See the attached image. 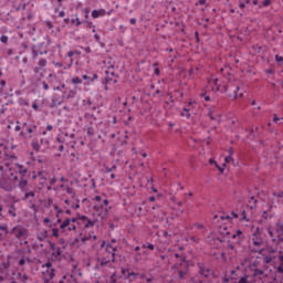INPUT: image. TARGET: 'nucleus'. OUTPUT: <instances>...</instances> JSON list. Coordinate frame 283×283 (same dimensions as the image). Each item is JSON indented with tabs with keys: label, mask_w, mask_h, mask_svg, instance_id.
I'll list each match as a JSON object with an SVG mask.
<instances>
[{
	"label": "nucleus",
	"mask_w": 283,
	"mask_h": 283,
	"mask_svg": "<svg viewBox=\"0 0 283 283\" xmlns=\"http://www.w3.org/2000/svg\"><path fill=\"white\" fill-rule=\"evenodd\" d=\"M240 92V86H235V90H234V98H242L243 94L242 93H239Z\"/></svg>",
	"instance_id": "33"
},
{
	"label": "nucleus",
	"mask_w": 283,
	"mask_h": 283,
	"mask_svg": "<svg viewBox=\"0 0 283 283\" xmlns=\"http://www.w3.org/2000/svg\"><path fill=\"white\" fill-rule=\"evenodd\" d=\"M64 209H65V213H66V216H72V210H70V208H67V207H64Z\"/></svg>",
	"instance_id": "53"
},
{
	"label": "nucleus",
	"mask_w": 283,
	"mask_h": 283,
	"mask_svg": "<svg viewBox=\"0 0 283 283\" xmlns=\"http://www.w3.org/2000/svg\"><path fill=\"white\" fill-rule=\"evenodd\" d=\"M190 231H192V233H196L197 235H188L187 237V242H195L198 243L200 242V240H202V235H205V226L200 224V223H195L191 228Z\"/></svg>",
	"instance_id": "9"
},
{
	"label": "nucleus",
	"mask_w": 283,
	"mask_h": 283,
	"mask_svg": "<svg viewBox=\"0 0 283 283\" xmlns=\"http://www.w3.org/2000/svg\"><path fill=\"white\" fill-rule=\"evenodd\" d=\"M142 249H149V251H154V249H156V248H155L154 244L149 243L148 245L147 244H143Z\"/></svg>",
	"instance_id": "39"
},
{
	"label": "nucleus",
	"mask_w": 283,
	"mask_h": 283,
	"mask_svg": "<svg viewBox=\"0 0 283 283\" xmlns=\"http://www.w3.org/2000/svg\"><path fill=\"white\" fill-rule=\"evenodd\" d=\"M209 163H210V165H216V167H217V169L220 171V174H224V168H223V167H220V166L218 165V163L214 161V159H210Z\"/></svg>",
	"instance_id": "26"
},
{
	"label": "nucleus",
	"mask_w": 283,
	"mask_h": 283,
	"mask_svg": "<svg viewBox=\"0 0 283 283\" xmlns=\"http://www.w3.org/2000/svg\"><path fill=\"white\" fill-rule=\"evenodd\" d=\"M231 216H232V218H235V219H238V212H235V211H232V212H231Z\"/></svg>",
	"instance_id": "64"
},
{
	"label": "nucleus",
	"mask_w": 283,
	"mask_h": 283,
	"mask_svg": "<svg viewBox=\"0 0 283 283\" xmlns=\"http://www.w3.org/2000/svg\"><path fill=\"white\" fill-rule=\"evenodd\" d=\"M42 280L48 283L50 280L54 277V266H52V262H46L42 265Z\"/></svg>",
	"instance_id": "12"
},
{
	"label": "nucleus",
	"mask_w": 283,
	"mask_h": 283,
	"mask_svg": "<svg viewBox=\"0 0 283 283\" xmlns=\"http://www.w3.org/2000/svg\"><path fill=\"white\" fill-rule=\"evenodd\" d=\"M42 87L45 91L50 90V85H48V83H45V82L42 83Z\"/></svg>",
	"instance_id": "54"
},
{
	"label": "nucleus",
	"mask_w": 283,
	"mask_h": 283,
	"mask_svg": "<svg viewBox=\"0 0 283 283\" xmlns=\"http://www.w3.org/2000/svg\"><path fill=\"white\" fill-rule=\"evenodd\" d=\"M38 178H40V184H41V185H45V180H48V172L41 171V172L38 175Z\"/></svg>",
	"instance_id": "22"
},
{
	"label": "nucleus",
	"mask_w": 283,
	"mask_h": 283,
	"mask_svg": "<svg viewBox=\"0 0 283 283\" xmlns=\"http://www.w3.org/2000/svg\"><path fill=\"white\" fill-rule=\"evenodd\" d=\"M263 262L265 264H271L273 262V256L272 255L264 256Z\"/></svg>",
	"instance_id": "34"
},
{
	"label": "nucleus",
	"mask_w": 283,
	"mask_h": 283,
	"mask_svg": "<svg viewBox=\"0 0 283 283\" xmlns=\"http://www.w3.org/2000/svg\"><path fill=\"white\" fill-rule=\"evenodd\" d=\"M158 65H159L158 62L153 63L154 74H155L156 76H160V69H158Z\"/></svg>",
	"instance_id": "27"
},
{
	"label": "nucleus",
	"mask_w": 283,
	"mask_h": 283,
	"mask_svg": "<svg viewBox=\"0 0 283 283\" xmlns=\"http://www.w3.org/2000/svg\"><path fill=\"white\" fill-rule=\"evenodd\" d=\"M129 23H130L132 25H136V18H132V19L129 20Z\"/></svg>",
	"instance_id": "61"
},
{
	"label": "nucleus",
	"mask_w": 283,
	"mask_h": 283,
	"mask_svg": "<svg viewBox=\"0 0 283 283\" xmlns=\"http://www.w3.org/2000/svg\"><path fill=\"white\" fill-rule=\"evenodd\" d=\"M107 14V11L105 9H98L92 11V18L93 19H99V17H105Z\"/></svg>",
	"instance_id": "18"
},
{
	"label": "nucleus",
	"mask_w": 283,
	"mask_h": 283,
	"mask_svg": "<svg viewBox=\"0 0 283 283\" xmlns=\"http://www.w3.org/2000/svg\"><path fill=\"white\" fill-rule=\"evenodd\" d=\"M24 132H21V136L24 138H32V134L36 132V125H28V123L23 124Z\"/></svg>",
	"instance_id": "16"
},
{
	"label": "nucleus",
	"mask_w": 283,
	"mask_h": 283,
	"mask_svg": "<svg viewBox=\"0 0 283 283\" xmlns=\"http://www.w3.org/2000/svg\"><path fill=\"white\" fill-rule=\"evenodd\" d=\"M60 283H74V279L72 275L67 274L60 280Z\"/></svg>",
	"instance_id": "23"
},
{
	"label": "nucleus",
	"mask_w": 283,
	"mask_h": 283,
	"mask_svg": "<svg viewBox=\"0 0 283 283\" xmlns=\"http://www.w3.org/2000/svg\"><path fill=\"white\" fill-rule=\"evenodd\" d=\"M134 260L135 262H140V260H143V254L140 252L135 253Z\"/></svg>",
	"instance_id": "36"
},
{
	"label": "nucleus",
	"mask_w": 283,
	"mask_h": 283,
	"mask_svg": "<svg viewBox=\"0 0 283 283\" xmlns=\"http://www.w3.org/2000/svg\"><path fill=\"white\" fill-rule=\"evenodd\" d=\"M237 283H251V282H249V276L244 275Z\"/></svg>",
	"instance_id": "37"
},
{
	"label": "nucleus",
	"mask_w": 283,
	"mask_h": 283,
	"mask_svg": "<svg viewBox=\"0 0 283 283\" xmlns=\"http://www.w3.org/2000/svg\"><path fill=\"white\" fill-rule=\"evenodd\" d=\"M112 171H116V166L105 168V174H112Z\"/></svg>",
	"instance_id": "45"
},
{
	"label": "nucleus",
	"mask_w": 283,
	"mask_h": 283,
	"mask_svg": "<svg viewBox=\"0 0 283 283\" xmlns=\"http://www.w3.org/2000/svg\"><path fill=\"white\" fill-rule=\"evenodd\" d=\"M228 154H229L228 156H232V157H233V154H234L233 147H230V148H229Z\"/></svg>",
	"instance_id": "57"
},
{
	"label": "nucleus",
	"mask_w": 283,
	"mask_h": 283,
	"mask_svg": "<svg viewBox=\"0 0 283 283\" xmlns=\"http://www.w3.org/2000/svg\"><path fill=\"white\" fill-rule=\"evenodd\" d=\"M129 274V270L127 269H122V275H128Z\"/></svg>",
	"instance_id": "56"
},
{
	"label": "nucleus",
	"mask_w": 283,
	"mask_h": 283,
	"mask_svg": "<svg viewBox=\"0 0 283 283\" xmlns=\"http://www.w3.org/2000/svg\"><path fill=\"white\" fill-rule=\"evenodd\" d=\"M8 35H2L1 38H0V41H1V43H8Z\"/></svg>",
	"instance_id": "47"
},
{
	"label": "nucleus",
	"mask_w": 283,
	"mask_h": 283,
	"mask_svg": "<svg viewBox=\"0 0 283 283\" xmlns=\"http://www.w3.org/2000/svg\"><path fill=\"white\" fill-rule=\"evenodd\" d=\"M24 264H25V259H20V260H19V265H20V266H23Z\"/></svg>",
	"instance_id": "59"
},
{
	"label": "nucleus",
	"mask_w": 283,
	"mask_h": 283,
	"mask_svg": "<svg viewBox=\"0 0 283 283\" xmlns=\"http://www.w3.org/2000/svg\"><path fill=\"white\" fill-rule=\"evenodd\" d=\"M51 250H52L51 260H53L54 262H59L63 260V251L65 250L63 245L52 243Z\"/></svg>",
	"instance_id": "13"
},
{
	"label": "nucleus",
	"mask_w": 283,
	"mask_h": 283,
	"mask_svg": "<svg viewBox=\"0 0 283 283\" xmlns=\"http://www.w3.org/2000/svg\"><path fill=\"white\" fill-rule=\"evenodd\" d=\"M201 98H203L207 103H209V101H211V97L209 95H207L206 93H201Z\"/></svg>",
	"instance_id": "43"
},
{
	"label": "nucleus",
	"mask_w": 283,
	"mask_h": 283,
	"mask_svg": "<svg viewBox=\"0 0 283 283\" xmlns=\"http://www.w3.org/2000/svg\"><path fill=\"white\" fill-rule=\"evenodd\" d=\"M38 65L41 67V70H43V67H45V65H48V60L41 59V60L38 62Z\"/></svg>",
	"instance_id": "32"
},
{
	"label": "nucleus",
	"mask_w": 283,
	"mask_h": 283,
	"mask_svg": "<svg viewBox=\"0 0 283 283\" xmlns=\"http://www.w3.org/2000/svg\"><path fill=\"white\" fill-rule=\"evenodd\" d=\"M1 178H0V189L4 191H13L14 184L20 178H24L28 174V168L23 165L17 164L15 159H11L0 165Z\"/></svg>",
	"instance_id": "1"
},
{
	"label": "nucleus",
	"mask_w": 283,
	"mask_h": 283,
	"mask_svg": "<svg viewBox=\"0 0 283 283\" xmlns=\"http://www.w3.org/2000/svg\"><path fill=\"white\" fill-rule=\"evenodd\" d=\"M30 198H34V191L24 192V200H30Z\"/></svg>",
	"instance_id": "31"
},
{
	"label": "nucleus",
	"mask_w": 283,
	"mask_h": 283,
	"mask_svg": "<svg viewBox=\"0 0 283 283\" xmlns=\"http://www.w3.org/2000/svg\"><path fill=\"white\" fill-rule=\"evenodd\" d=\"M175 258L179 261L172 266L175 271H177L179 280H182L187 274V261H185V256L175 253Z\"/></svg>",
	"instance_id": "7"
},
{
	"label": "nucleus",
	"mask_w": 283,
	"mask_h": 283,
	"mask_svg": "<svg viewBox=\"0 0 283 283\" xmlns=\"http://www.w3.org/2000/svg\"><path fill=\"white\" fill-rule=\"evenodd\" d=\"M208 118H210V120L220 123V119L222 118V112H220L216 106L210 107L208 112Z\"/></svg>",
	"instance_id": "15"
},
{
	"label": "nucleus",
	"mask_w": 283,
	"mask_h": 283,
	"mask_svg": "<svg viewBox=\"0 0 283 283\" xmlns=\"http://www.w3.org/2000/svg\"><path fill=\"white\" fill-rule=\"evenodd\" d=\"M18 276H19V281H20L21 283H28V282H30V276H28V274L18 273Z\"/></svg>",
	"instance_id": "25"
},
{
	"label": "nucleus",
	"mask_w": 283,
	"mask_h": 283,
	"mask_svg": "<svg viewBox=\"0 0 283 283\" xmlns=\"http://www.w3.org/2000/svg\"><path fill=\"white\" fill-rule=\"evenodd\" d=\"M106 253H108V255L106 259L101 261V266H107L111 262H114L116 258V247H113L112 243H108L106 245Z\"/></svg>",
	"instance_id": "11"
},
{
	"label": "nucleus",
	"mask_w": 283,
	"mask_h": 283,
	"mask_svg": "<svg viewBox=\"0 0 283 283\" xmlns=\"http://www.w3.org/2000/svg\"><path fill=\"white\" fill-rule=\"evenodd\" d=\"M208 87H211L212 92H228L227 86L223 88L218 84L217 77H210L208 80Z\"/></svg>",
	"instance_id": "14"
},
{
	"label": "nucleus",
	"mask_w": 283,
	"mask_h": 283,
	"mask_svg": "<svg viewBox=\"0 0 283 283\" xmlns=\"http://www.w3.org/2000/svg\"><path fill=\"white\" fill-rule=\"evenodd\" d=\"M84 52H86V54H91L92 53V49L90 46H86L84 49Z\"/></svg>",
	"instance_id": "58"
},
{
	"label": "nucleus",
	"mask_w": 283,
	"mask_h": 283,
	"mask_svg": "<svg viewBox=\"0 0 283 283\" xmlns=\"http://www.w3.org/2000/svg\"><path fill=\"white\" fill-rule=\"evenodd\" d=\"M224 163L226 165H229L230 163H233V157L231 155H228L226 158H224Z\"/></svg>",
	"instance_id": "41"
},
{
	"label": "nucleus",
	"mask_w": 283,
	"mask_h": 283,
	"mask_svg": "<svg viewBox=\"0 0 283 283\" xmlns=\"http://www.w3.org/2000/svg\"><path fill=\"white\" fill-rule=\"evenodd\" d=\"M32 147H33V149H35V151H39V144L33 142Z\"/></svg>",
	"instance_id": "55"
},
{
	"label": "nucleus",
	"mask_w": 283,
	"mask_h": 283,
	"mask_svg": "<svg viewBox=\"0 0 283 283\" xmlns=\"http://www.w3.org/2000/svg\"><path fill=\"white\" fill-rule=\"evenodd\" d=\"M242 238V230H237L235 233L232 234L233 240H240Z\"/></svg>",
	"instance_id": "29"
},
{
	"label": "nucleus",
	"mask_w": 283,
	"mask_h": 283,
	"mask_svg": "<svg viewBox=\"0 0 283 283\" xmlns=\"http://www.w3.org/2000/svg\"><path fill=\"white\" fill-rule=\"evenodd\" d=\"M105 72L107 75L111 74V76H114V65L108 66V69Z\"/></svg>",
	"instance_id": "38"
},
{
	"label": "nucleus",
	"mask_w": 283,
	"mask_h": 283,
	"mask_svg": "<svg viewBox=\"0 0 283 283\" xmlns=\"http://www.w3.org/2000/svg\"><path fill=\"white\" fill-rule=\"evenodd\" d=\"M280 120H283V117L280 118V117H277V114H274L273 115V123H280Z\"/></svg>",
	"instance_id": "46"
},
{
	"label": "nucleus",
	"mask_w": 283,
	"mask_h": 283,
	"mask_svg": "<svg viewBox=\"0 0 283 283\" xmlns=\"http://www.w3.org/2000/svg\"><path fill=\"white\" fill-rule=\"evenodd\" d=\"M71 23H74V25H76L78 28V25H81V23H83V22H81V19L75 18V19L71 20Z\"/></svg>",
	"instance_id": "40"
},
{
	"label": "nucleus",
	"mask_w": 283,
	"mask_h": 283,
	"mask_svg": "<svg viewBox=\"0 0 283 283\" xmlns=\"http://www.w3.org/2000/svg\"><path fill=\"white\" fill-rule=\"evenodd\" d=\"M250 251H252V253H262V251H264V240L260 234H252L250 239Z\"/></svg>",
	"instance_id": "6"
},
{
	"label": "nucleus",
	"mask_w": 283,
	"mask_h": 283,
	"mask_svg": "<svg viewBox=\"0 0 283 283\" xmlns=\"http://www.w3.org/2000/svg\"><path fill=\"white\" fill-rule=\"evenodd\" d=\"M279 260H280L281 264L275 268V271H276V273L282 275L283 274V255H280Z\"/></svg>",
	"instance_id": "24"
},
{
	"label": "nucleus",
	"mask_w": 283,
	"mask_h": 283,
	"mask_svg": "<svg viewBox=\"0 0 283 283\" xmlns=\"http://www.w3.org/2000/svg\"><path fill=\"white\" fill-rule=\"evenodd\" d=\"M275 61L276 63H282L283 62V57L280 55H275Z\"/></svg>",
	"instance_id": "51"
},
{
	"label": "nucleus",
	"mask_w": 283,
	"mask_h": 283,
	"mask_svg": "<svg viewBox=\"0 0 283 283\" xmlns=\"http://www.w3.org/2000/svg\"><path fill=\"white\" fill-rule=\"evenodd\" d=\"M0 266L1 269H4V271H8V269H10V262H3Z\"/></svg>",
	"instance_id": "42"
},
{
	"label": "nucleus",
	"mask_w": 283,
	"mask_h": 283,
	"mask_svg": "<svg viewBox=\"0 0 283 283\" xmlns=\"http://www.w3.org/2000/svg\"><path fill=\"white\" fill-rule=\"evenodd\" d=\"M18 187H19V189H21V191H24V192L30 191V185L28 184V180H25V179H21L19 181Z\"/></svg>",
	"instance_id": "19"
},
{
	"label": "nucleus",
	"mask_w": 283,
	"mask_h": 283,
	"mask_svg": "<svg viewBox=\"0 0 283 283\" xmlns=\"http://www.w3.org/2000/svg\"><path fill=\"white\" fill-rule=\"evenodd\" d=\"M128 277H134V280H136V277H138V273L128 272Z\"/></svg>",
	"instance_id": "49"
},
{
	"label": "nucleus",
	"mask_w": 283,
	"mask_h": 283,
	"mask_svg": "<svg viewBox=\"0 0 283 283\" xmlns=\"http://www.w3.org/2000/svg\"><path fill=\"white\" fill-rule=\"evenodd\" d=\"M198 107H199L198 102L190 101L180 112V116L182 118H187V120H189L190 118L196 116V114L198 112Z\"/></svg>",
	"instance_id": "8"
},
{
	"label": "nucleus",
	"mask_w": 283,
	"mask_h": 283,
	"mask_svg": "<svg viewBox=\"0 0 283 283\" xmlns=\"http://www.w3.org/2000/svg\"><path fill=\"white\" fill-rule=\"evenodd\" d=\"M276 235H277V238H280L282 240V235H283V221H279L276 223Z\"/></svg>",
	"instance_id": "20"
},
{
	"label": "nucleus",
	"mask_w": 283,
	"mask_h": 283,
	"mask_svg": "<svg viewBox=\"0 0 283 283\" xmlns=\"http://www.w3.org/2000/svg\"><path fill=\"white\" fill-rule=\"evenodd\" d=\"M67 56H69V59H72V56H74V51H69Z\"/></svg>",
	"instance_id": "63"
},
{
	"label": "nucleus",
	"mask_w": 283,
	"mask_h": 283,
	"mask_svg": "<svg viewBox=\"0 0 283 283\" xmlns=\"http://www.w3.org/2000/svg\"><path fill=\"white\" fill-rule=\"evenodd\" d=\"M72 85H81L83 83V80L81 77L75 76L71 80Z\"/></svg>",
	"instance_id": "28"
},
{
	"label": "nucleus",
	"mask_w": 283,
	"mask_h": 283,
	"mask_svg": "<svg viewBox=\"0 0 283 283\" xmlns=\"http://www.w3.org/2000/svg\"><path fill=\"white\" fill-rule=\"evenodd\" d=\"M0 231H4L6 233H8V226L0 224Z\"/></svg>",
	"instance_id": "48"
},
{
	"label": "nucleus",
	"mask_w": 283,
	"mask_h": 283,
	"mask_svg": "<svg viewBox=\"0 0 283 283\" xmlns=\"http://www.w3.org/2000/svg\"><path fill=\"white\" fill-rule=\"evenodd\" d=\"M200 273H201V275H203V277H209V275L211 273V270H203V269H201Z\"/></svg>",
	"instance_id": "35"
},
{
	"label": "nucleus",
	"mask_w": 283,
	"mask_h": 283,
	"mask_svg": "<svg viewBox=\"0 0 283 283\" xmlns=\"http://www.w3.org/2000/svg\"><path fill=\"white\" fill-rule=\"evenodd\" d=\"M277 205H283V191L274 192L272 196L268 197V199L263 202L262 218H264L265 220L272 218V216L269 213H271V211H273V208L277 207Z\"/></svg>",
	"instance_id": "3"
},
{
	"label": "nucleus",
	"mask_w": 283,
	"mask_h": 283,
	"mask_svg": "<svg viewBox=\"0 0 283 283\" xmlns=\"http://www.w3.org/2000/svg\"><path fill=\"white\" fill-rule=\"evenodd\" d=\"M65 205L70 208V209H81V203L78 201V199L74 200H70L66 199L64 200Z\"/></svg>",
	"instance_id": "17"
},
{
	"label": "nucleus",
	"mask_w": 283,
	"mask_h": 283,
	"mask_svg": "<svg viewBox=\"0 0 283 283\" xmlns=\"http://www.w3.org/2000/svg\"><path fill=\"white\" fill-rule=\"evenodd\" d=\"M271 283H282V281H280L277 277H274Z\"/></svg>",
	"instance_id": "62"
},
{
	"label": "nucleus",
	"mask_w": 283,
	"mask_h": 283,
	"mask_svg": "<svg viewBox=\"0 0 283 283\" xmlns=\"http://www.w3.org/2000/svg\"><path fill=\"white\" fill-rule=\"evenodd\" d=\"M75 222L80 229H82V232L80 233L78 241L82 244H92L93 242H96V234H94V231H90L88 233L85 232L87 229L94 228V224H96L95 220L90 219L87 216H77L75 218Z\"/></svg>",
	"instance_id": "2"
},
{
	"label": "nucleus",
	"mask_w": 283,
	"mask_h": 283,
	"mask_svg": "<svg viewBox=\"0 0 283 283\" xmlns=\"http://www.w3.org/2000/svg\"><path fill=\"white\" fill-rule=\"evenodd\" d=\"M263 6L264 8H269V6H271V0H264Z\"/></svg>",
	"instance_id": "52"
},
{
	"label": "nucleus",
	"mask_w": 283,
	"mask_h": 283,
	"mask_svg": "<svg viewBox=\"0 0 283 283\" xmlns=\"http://www.w3.org/2000/svg\"><path fill=\"white\" fill-rule=\"evenodd\" d=\"M82 78L84 81H87V83H94L98 78V75L97 74H93V76L83 75Z\"/></svg>",
	"instance_id": "21"
},
{
	"label": "nucleus",
	"mask_w": 283,
	"mask_h": 283,
	"mask_svg": "<svg viewBox=\"0 0 283 283\" xmlns=\"http://www.w3.org/2000/svg\"><path fill=\"white\" fill-rule=\"evenodd\" d=\"M94 39H95L96 43H101V35H98V33L94 34Z\"/></svg>",
	"instance_id": "50"
},
{
	"label": "nucleus",
	"mask_w": 283,
	"mask_h": 283,
	"mask_svg": "<svg viewBox=\"0 0 283 283\" xmlns=\"http://www.w3.org/2000/svg\"><path fill=\"white\" fill-rule=\"evenodd\" d=\"M51 231H52L53 238H59V229L57 228H53Z\"/></svg>",
	"instance_id": "44"
},
{
	"label": "nucleus",
	"mask_w": 283,
	"mask_h": 283,
	"mask_svg": "<svg viewBox=\"0 0 283 283\" xmlns=\"http://www.w3.org/2000/svg\"><path fill=\"white\" fill-rule=\"evenodd\" d=\"M11 235L19 242L21 247H28V238H30V231L23 226H15L11 230Z\"/></svg>",
	"instance_id": "5"
},
{
	"label": "nucleus",
	"mask_w": 283,
	"mask_h": 283,
	"mask_svg": "<svg viewBox=\"0 0 283 283\" xmlns=\"http://www.w3.org/2000/svg\"><path fill=\"white\" fill-rule=\"evenodd\" d=\"M54 66H55V67H63V63H61V62H55V63H54Z\"/></svg>",
	"instance_id": "60"
},
{
	"label": "nucleus",
	"mask_w": 283,
	"mask_h": 283,
	"mask_svg": "<svg viewBox=\"0 0 283 283\" xmlns=\"http://www.w3.org/2000/svg\"><path fill=\"white\" fill-rule=\"evenodd\" d=\"M256 202L255 198L252 197L250 199L247 210H243L241 213L240 222H251V216H253L256 209Z\"/></svg>",
	"instance_id": "10"
},
{
	"label": "nucleus",
	"mask_w": 283,
	"mask_h": 283,
	"mask_svg": "<svg viewBox=\"0 0 283 283\" xmlns=\"http://www.w3.org/2000/svg\"><path fill=\"white\" fill-rule=\"evenodd\" d=\"M54 210L56 211L57 223L60 224L62 233H72L76 231V218H66L63 221V219H61V213H64L63 209L59 206H54Z\"/></svg>",
	"instance_id": "4"
},
{
	"label": "nucleus",
	"mask_w": 283,
	"mask_h": 283,
	"mask_svg": "<svg viewBox=\"0 0 283 283\" xmlns=\"http://www.w3.org/2000/svg\"><path fill=\"white\" fill-rule=\"evenodd\" d=\"M9 216H12V218H17V209L14 206H11L8 211Z\"/></svg>",
	"instance_id": "30"
}]
</instances>
